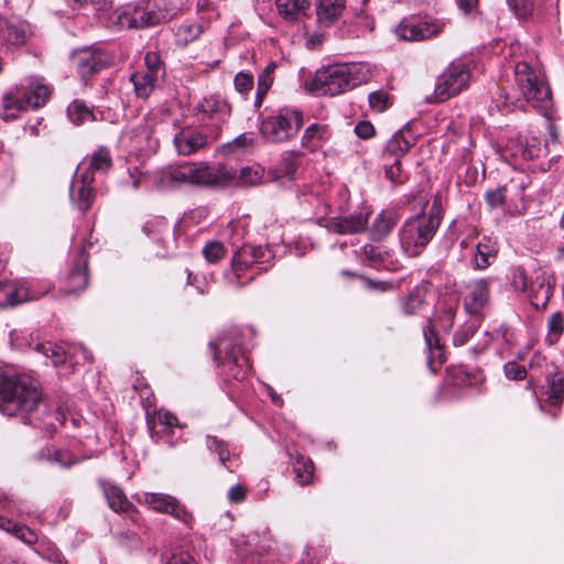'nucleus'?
Wrapping results in <instances>:
<instances>
[{
  "mask_svg": "<svg viewBox=\"0 0 564 564\" xmlns=\"http://www.w3.org/2000/svg\"><path fill=\"white\" fill-rule=\"evenodd\" d=\"M43 403L40 383L25 373L0 370V412L26 420Z\"/></svg>",
  "mask_w": 564,
  "mask_h": 564,
  "instance_id": "f257e3e1",
  "label": "nucleus"
},
{
  "mask_svg": "<svg viewBox=\"0 0 564 564\" xmlns=\"http://www.w3.org/2000/svg\"><path fill=\"white\" fill-rule=\"evenodd\" d=\"M370 78V68L364 63L335 64L318 69L312 88L321 95L336 96Z\"/></svg>",
  "mask_w": 564,
  "mask_h": 564,
  "instance_id": "f03ea898",
  "label": "nucleus"
},
{
  "mask_svg": "<svg viewBox=\"0 0 564 564\" xmlns=\"http://www.w3.org/2000/svg\"><path fill=\"white\" fill-rule=\"evenodd\" d=\"M440 218L420 214L408 219L400 229V245L405 254L417 257L434 237Z\"/></svg>",
  "mask_w": 564,
  "mask_h": 564,
  "instance_id": "7ed1b4c3",
  "label": "nucleus"
},
{
  "mask_svg": "<svg viewBox=\"0 0 564 564\" xmlns=\"http://www.w3.org/2000/svg\"><path fill=\"white\" fill-rule=\"evenodd\" d=\"M514 76L516 83L528 104L533 108L543 110L551 106V89L539 70L521 61L514 66Z\"/></svg>",
  "mask_w": 564,
  "mask_h": 564,
  "instance_id": "20e7f679",
  "label": "nucleus"
},
{
  "mask_svg": "<svg viewBox=\"0 0 564 564\" xmlns=\"http://www.w3.org/2000/svg\"><path fill=\"white\" fill-rule=\"evenodd\" d=\"M303 124V115L297 109L281 108L261 122V133L270 142L280 143L294 138Z\"/></svg>",
  "mask_w": 564,
  "mask_h": 564,
  "instance_id": "39448f33",
  "label": "nucleus"
},
{
  "mask_svg": "<svg viewBox=\"0 0 564 564\" xmlns=\"http://www.w3.org/2000/svg\"><path fill=\"white\" fill-rule=\"evenodd\" d=\"M473 62L456 61L438 76L433 99L429 101H445L465 89L470 79Z\"/></svg>",
  "mask_w": 564,
  "mask_h": 564,
  "instance_id": "423d86ee",
  "label": "nucleus"
},
{
  "mask_svg": "<svg viewBox=\"0 0 564 564\" xmlns=\"http://www.w3.org/2000/svg\"><path fill=\"white\" fill-rule=\"evenodd\" d=\"M187 185L196 187H223L235 178V173L223 163L205 161L186 162Z\"/></svg>",
  "mask_w": 564,
  "mask_h": 564,
  "instance_id": "0eeeda50",
  "label": "nucleus"
},
{
  "mask_svg": "<svg viewBox=\"0 0 564 564\" xmlns=\"http://www.w3.org/2000/svg\"><path fill=\"white\" fill-rule=\"evenodd\" d=\"M458 305L459 299L456 295L444 296L440 300L435 311L434 323L429 319V324L423 332L426 347L431 354H433L434 348L436 350L441 349L440 340L435 334V326L448 333L454 325Z\"/></svg>",
  "mask_w": 564,
  "mask_h": 564,
  "instance_id": "6e6552de",
  "label": "nucleus"
},
{
  "mask_svg": "<svg viewBox=\"0 0 564 564\" xmlns=\"http://www.w3.org/2000/svg\"><path fill=\"white\" fill-rule=\"evenodd\" d=\"M165 75L163 64L156 53L148 52L144 67L130 76L137 97L147 99L161 84Z\"/></svg>",
  "mask_w": 564,
  "mask_h": 564,
  "instance_id": "1a4fd4ad",
  "label": "nucleus"
},
{
  "mask_svg": "<svg viewBox=\"0 0 564 564\" xmlns=\"http://www.w3.org/2000/svg\"><path fill=\"white\" fill-rule=\"evenodd\" d=\"M272 258V252L267 247L245 245L239 248L232 259L231 268L235 273V278L230 283L235 286H243L254 280V274L249 275L246 281H241L242 272L248 270L253 264H262L268 262Z\"/></svg>",
  "mask_w": 564,
  "mask_h": 564,
  "instance_id": "9d476101",
  "label": "nucleus"
},
{
  "mask_svg": "<svg viewBox=\"0 0 564 564\" xmlns=\"http://www.w3.org/2000/svg\"><path fill=\"white\" fill-rule=\"evenodd\" d=\"M48 87L40 83L31 84L22 98L7 95L3 99V119L10 120L15 118L13 110H20L26 107L37 108L43 106L48 99Z\"/></svg>",
  "mask_w": 564,
  "mask_h": 564,
  "instance_id": "9b49d317",
  "label": "nucleus"
},
{
  "mask_svg": "<svg viewBox=\"0 0 564 564\" xmlns=\"http://www.w3.org/2000/svg\"><path fill=\"white\" fill-rule=\"evenodd\" d=\"M72 62L82 79L87 84L88 77L106 68L111 58L101 50L85 47L73 54Z\"/></svg>",
  "mask_w": 564,
  "mask_h": 564,
  "instance_id": "f8f14e48",
  "label": "nucleus"
},
{
  "mask_svg": "<svg viewBox=\"0 0 564 564\" xmlns=\"http://www.w3.org/2000/svg\"><path fill=\"white\" fill-rule=\"evenodd\" d=\"M147 2L128 3L118 8L111 17L113 24L120 29H141L152 26L150 23Z\"/></svg>",
  "mask_w": 564,
  "mask_h": 564,
  "instance_id": "ddd939ff",
  "label": "nucleus"
},
{
  "mask_svg": "<svg viewBox=\"0 0 564 564\" xmlns=\"http://www.w3.org/2000/svg\"><path fill=\"white\" fill-rule=\"evenodd\" d=\"M490 279H477L465 285L464 310L474 317H480L481 311L488 305L490 299Z\"/></svg>",
  "mask_w": 564,
  "mask_h": 564,
  "instance_id": "4468645a",
  "label": "nucleus"
},
{
  "mask_svg": "<svg viewBox=\"0 0 564 564\" xmlns=\"http://www.w3.org/2000/svg\"><path fill=\"white\" fill-rule=\"evenodd\" d=\"M94 182L95 178L89 174V172L79 173L76 171L73 177L69 188L70 199L82 212L88 210L94 203Z\"/></svg>",
  "mask_w": 564,
  "mask_h": 564,
  "instance_id": "2eb2a0df",
  "label": "nucleus"
},
{
  "mask_svg": "<svg viewBox=\"0 0 564 564\" xmlns=\"http://www.w3.org/2000/svg\"><path fill=\"white\" fill-rule=\"evenodd\" d=\"M368 224V214L359 212L347 217H332L318 220V225L323 226L329 232L348 235L357 234L366 229Z\"/></svg>",
  "mask_w": 564,
  "mask_h": 564,
  "instance_id": "dca6fc26",
  "label": "nucleus"
},
{
  "mask_svg": "<svg viewBox=\"0 0 564 564\" xmlns=\"http://www.w3.org/2000/svg\"><path fill=\"white\" fill-rule=\"evenodd\" d=\"M442 25L430 22V21H419V22H402L395 29V34L399 39L404 41H423L425 39L432 37L441 33Z\"/></svg>",
  "mask_w": 564,
  "mask_h": 564,
  "instance_id": "f3484780",
  "label": "nucleus"
},
{
  "mask_svg": "<svg viewBox=\"0 0 564 564\" xmlns=\"http://www.w3.org/2000/svg\"><path fill=\"white\" fill-rule=\"evenodd\" d=\"M139 502L149 506L155 511L169 513L180 520H183L186 514L185 509L170 495L144 492L139 497Z\"/></svg>",
  "mask_w": 564,
  "mask_h": 564,
  "instance_id": "a211bd4d",
  "label": "nucleus"
},
{
  "mask_svg": "<svg viewBox=\"0 0 564 564\" xmlns=\"http://www.w3.org/2000/svg\"><path fill=\"white\" fill-rule=\"evenodd\" d=\"M186 172V162L166 165L155 173V186L162 191H171L187 185Z\"/></svg>",
  "mask_w": 564,
  "mask_h": 564,
  "instance_id": "6ab92c4d",
  "label": "nucleus"
},
{
  "mask_svg": "<svg viewBox=\"0 0 564 564\" xmlns=\"http://www.w3.org/2000/svg\"><path fill=\"white\" fill-rule=\"evenodd\" d=\"M544 393L546 403L560 408L564 401V372L555 365H546Z\"/></svg>",
  "mask_w": 564,
  "mask_h": 564,
  "instance_id": "aec40b11",
  "label": "nucleus"
},
{
  "mask_svg": "<svg viewBox=\"0 0 564 564\" xmlns=\"http://www.w3.org/2000/svg\"><path fill=\"white\" fill-rule=\"evenodd\" d=\"M88 259L83 249L79 253L77 262L72 268L70 272L67 274L63 292L68 295L77 294L78 292L85 290L88 285V274H87Z\"/></svg>",
  "mask_w": 564,
  "mask_h": 564,
  "instance_id": "412c9836",
  "label": "nucleus"
},
{
  "mask_svg": "<svg viewBox=\"0 0 564 564\" xmlns=\"http://www.w3.org/2000/svg\"><path fill=\"white\" fill-rule=\"evenodd\" d=\"M198 113L203 119H213L219 123L225 122L231 115V106L217 95L204 97L197 105Z\"/></svg>",
  "mask_w": 564,
  "mask_h": 564,
  "instance_id": "4be33fe9",
  "label": "nucleus"
},
{
  "mask_svg": "<svg viewBox=\"0 0 564 564\" xmlns=\"http://www.w3.org/2000/svg\"><path fill=\"white\" fill-rule=\"evenodd\" d=\"M176 425L177 417L169 411H147V426L154 442H159L161 434L171 433Z\"/></svg>",
  "mask_w": 564,
  "mask_h": 564,
  "instance_id": "5701e85b",
  "label": "nucleus"
},
{
  "mask_svg": "<svg viewBox=\"0 0 564 564\" xmlns=\"http://www.w3.org/2000/svg\"><path fill=\"white\" fill-rule=\"evenodd\" d=\"M219 345L226 349L224 362L229 366L230 375L237 380H242L250 366L248 358L241 351L240 346L238 344H228L225 341H220Z\"/></svg>",
  "mask_w": 564,
  "mask_h": 564,
  "instance_id": "b1692460",
  "label": "nucleus"
},
{
  "mask_svg": "<svg viewBox=\"0 0 564 564\" xmlns=\"http://www.w3.org/2000/svg\"><path fill=\"white\" fill-rule=\"evenodd\" d=\"M175 149L180 155L187 156L207 145V137L200 132L182 130L174 135Z\"/></svg>",
  "mask_w": 564,
  "mask_h": 564,
  "instance_id": "393cba45",
  "label": "nucleus"
},
{
  "mask_svg": "<svg viewBox=\"0 0 564 564\" xmlns=\"http://www.w3.org/2000/svg\"><path fill=\"white\" fill-rule=\"evenodd\" d=\"M151 25L173 19L181 8L180 0H145Z\"/></svg>",
  "mask_w": 564,
  "mask_h": 564,
  "instance_id": "a878e982",
  "label": "nucleus"
},
{
  "mask_svg": "<svg viewBox=\"0 0 564 564\" xmlns=\"http://www.w3.org/2000/svg\"><path fill=\"white\" fill-rule=\"evenodd\" d=\"M99 486L111 510L122 513L134 511L133 506L130 503L126 494L120 487L105 479L99 480Z\"/></svg>",
  "mask_w": 564,
  "mask_h": 564,
  "instance_id": "bb28decb",
  "label": "nucleus"
},
{
  "mask_svg": "<svg viewBox=\"0 0 564 564\" xmlns=\"http://www.w3.org/2000/svg\"><path fill=\"white\" fill-rule=\"evenodd\" d=\"M111 166L112 158L110 151L105 147H100L91 154L90 158H87L79 163L77 172H89V174L95 178L96 173H107Z\"/></svg>",
  "mask_w": 564,
  "mask_h": 564,
  "instance_id": "cd10ccee",
  "label": "nucleus"
},
{
  "mask_svg": "<svg viewBox=\"0 0 564 564\" xmlns=\"http://www.w3.org/2000/svg\"><path fill=\"white\" fill-rule=\"evenodd\" d=\"M346 0H318L316 3V18L322 26L333 25L343 14Z\"/></svg>",
  "mask_w": 564,
  "mask_h": 564,
  "instance_id": "c85d7f7f",
  "label": "nucleus"
},
{
  "mask_svg": "<svg viewBox=\"0 0 564 564\" xmlns=\"http://www.w3.org/2000/svg\"><path fill=\"white\" fill-rule=\"evenodd\" d=\"M497 242L490 237H484L476 246L471 265L476 270L487 269L497 258Z\"/></svg>",
  "mask_w": 564,
  "mask_h": 564,
  "instance_id": "c756f323",
  "label": "nucleus"
},
{
  "mask_svg": "<svg viewBox=\"0 0 564 564\" xmlns=\"http://www.w3.org/2000/svg\"><path fill=\"white\" fill-rule=\"evenodd\" d=\"M30 30L22 21L12 22L0 19V39L12 45H21L26 42Z\"/></svg>",
  "mask_w": 564,
  "mask_h": 564,
  "instance_id": "7c9ffc66",
  "label": "nucleus"
},
{
  "mask_svg": "<svg viewBox=\"0 0 564 564\" xmlns=\"http://www.w3.org/2000/svg\"><path fill=\"white\" fill-rule=\"evenodd\" d=\"M275 7L285 21L296 22L306 17L311 2L310 0H275Z\"/></svg>",
  "mask_w": 564,
  "mask_h": 564,
  "instance_id": "2f4dec72",
  "label": "nucleus"
},
{
  "mask_svg": "<svg viewBox=\"0 0 564 564\" xmlns=\"http://www.w3.org/2000/svg\"><path fill=\"white\" fill-rule=\"evenodd\" d=\"M414 145V137L408 131H398L388 141L384 150V159H399Z\"/></svg>",
  "mask_w": 564,
  "mask_h": 564,
  "instance_id": "473e14b6",
  "label": "nucleus"
},
{
  "mask_svg": "<svg viewBox=\"0 0 564 564\" xmlns=\"http://www.w3.org/2000/svg\"><path fill=\"white\" fill-rule=\"evenodd\" d=\"M30 300H34V296L25 286L12 282L0 283V307L13 306Z\"/></svg>",
  "mask_w": 564,
  "mask_h": 564,
  "instance_id": "72a5a7b5",
  "label": "nucleus"
},
{
  "mask_svg": "<svg viewBox=\"0 0 564 564\" xmlns=\"http://www.w3.org/2000/svg\"><path fill=\"white\" fill-rule=\"evenodd\" d=\"M330 137L328 126L322 123H313L308 126L302 135V147L306 150L314 151L322 147Z\"/></svg>",
  "mask_w": 564,
  "mask_h": 564,
  "instance_id": "f704fd0d",
  "label": "nucleus"
},
{
  "mask_svg": "<svg viewBox=\"0 0 564 564\" xmlns=\"http://www.w3.org/2000/svg\"><path fill=\"white\" fill-rule=\"evenodd\" d=\"M398 223V216L395 213L391 210H384L380 213L372 226H371V236L373 239L380 240L384 238L387 235L390 234V231L393 229V227Z\"/></svg>",
  "mask_w": 564,
  "mask_h": 564,
  "instance_id": "c9c22d12",
  "label": "nucleus"
},
{
  "mask_svg": "<svg viewBox=\"0 0 564 564\" xmlns=\"http://www.w3.org/2000/svg\"><path fill=\"white\" fill-rule=\"evenodd\" d=\"M0 529L12 533L26 544H34L37 541V534L35 531L25 525L13 523L12 520L3 516H0Z\"/></svg>",
  "mask_w": 564,
  "mask_h": 564,
  "instance_id": "e433bc0d",
  "label": "nucleus"
},
{
  "mask_svg": "<svg viewBox=\"0 0 564 564\" xmlns=\"http://www.w3.org/2000/svg\"><path fill=\"white\" fill-rule=\"evenodd\" d=\"M297 169L296 156L294 153H286L282 156L279 164L272 170L271 174L274 180H283L291 182L295 177Z\"/></svg>",
  "mask_w": 564,
  "mask_h": 564,
  "instance_id": "4c0bfd02",
  "label": "nucleus"
},
{
  "mask_svg": "<svg viewBox=\"0 0 564 564\" xmlns=\"http://www.w3.org/2000/svg\"><path fill=\"white\" fill-rule=\"evenodd\" d=\"M425 292L423 288L415 286L404 299L402 300V312L404 315L413 316L416 315L425 305Z\"/></svg>",
  "mask_w": 564,
  "mask_h": 564,
  "instance_id": "58836bf2",
  "label": "nucleus"
},
{
  "mask_svg": "<svg viewBox=\"0 0 564 564\" xmlns=\"http://www.w3.org/2000/svg\"><path fill=\"white\" fill-rule=\"evenodd\" d=\"M35 350L43 354L47 358H51L54 366L64 364L69 355V352L66 351L63 346L51 341L37 344L35 346Z\"/></svg>",
  "mask_w": 564,
  "mask_h": 564,
  "instance_id": "ea45409f",
  "label": "nucleus"
},
{
  "mask_svg": "<svg viewBox=\"0 0 564 564\" xmlns=\"http://www.w3.org/2000/svg\"><path fill=\"white\" fill-rule=\"evenodd\" d=\"M564 333V315L561 312H555L547 318V334L545 341L549 345H554L558 341Z\"/></svg>",
  "mask_w": 564,
  "mask_h": 564,
  "instance_id": "a19ab883",
  "label": "nucleus"
},
{
  "mask_svg": "<svg viewBox=\"0 0 564 564\" xmlns=\"http://www.w3.org/2000/svg\"><path fill=\"white\" fill-rule=\"evenodd\" d=\"M364 256L371 265L389 268L392 264L390 260L391 254L388 250H381L380 247L373 245H366L364 247Z\"/></svg>",
  "mask_w": 564,
  "mask_h": 564,
  "instance_id": "79ce46f5",
  "label": "nucleus"
},
{
  "mask_svg": "<svg viewBox=\"0 0 564 564\" xmlns=\"http://www.w3.org/2000/svg\"><path fill=\"white\" fill-rule=\"evenodd\" d=\"M69 119L75 124H82L86 121H94L95 117L89 107L82 100H74L67 108Z\"/></svg>",
  "mask_w": 564,
  "mask_h": 564,
  "instance_id": "37998d69",
  "label": "nucleus"
},
{
  "mask_svg": "<svg viewBox=\"0 0 564 564\" xmlns=\"http://www.w3.org/2000/svg\"><path fill=\"white\" fill-rule=\"evenodd\" d=\"M203 26L197 23H186L178 26L176 31L177 42L186 45L200 36Z\"/></svg>",
  "mask_w": 564,
  "mask_h": 564,
  "instance_id": "c03bdc74",
  "label": "nucleus"
},
{
  "mask_svg": "<svg viewBox=\"0 0 564 564\" xmlns=\"http://www.w3.org/2000/svg\"><path fill=\"white\" fill-rule=\"evenodd\" d=\"M263 177V169L260 165L246 166L239 172V181L242 185L252 186Z\"/></svg>",
  "mask_w": 564,
  "mask_h": 564,
  "instance_id": "a18cd8bd",
  "label": "nucleus"
},
{
  "mask_svg": "<svg viewBox=\"0 0 564 564\" xmlns=\"http://www.w3.org/2000/svg\"><path fill=\"white\" fill-rule=\"evenodd\" d=\"M225 254L226 249L219 241H209L203 249V256L209 263H217Z\"/></svg>",
  "mask_w": 564,
  "mask_h": 564,
  "instance_id": "49530a36",
  "label": "nucleus"
},
{
  "mask_svg": "<svg viewBox=\"0 0 564 564\" xmlns=\"http://www.w3.org/2000/svg\"><path fill=\"white\" fill-rule=\"evenodd\" d=\"M206 445L209 451L217 453L219 462L225 464L230 458L228 445L216 436H207Z\"/></svg>",
  "mask_w": 564,
  "mask_h": 564,
  "instance_id": "de8ad7c7",
  "label": "nucleus"
},
{
  "mask_svg": "<svg viewBox=\"0 0 564 564\" xmlns=\"http://www.w3.org/2000/svg\"><path fill=\"white\" fill-rule=\"evenodd\" d=\"M370 108L380 113L383 112L390 106V96L383 90H377L368 97Z\"/></svg>",
  "mask_w": 564,
  "mask_h": 564,
  "instance_id": "09e8293b",
  "label": "nucleus"
},
{
  "mask_svg": "<svg viewBox=\"0 0 564 564\" xmlns=\"http://www.w3.org/2000/svg\"><path fill=\"white\" fill-rule=\"evenodd\" d=\"M295 479L300 485H306L311 481L314 474L312 460L297 462L294 466Z\"/></svg>",
  "mask_w": 564,
  "mask_h": 564,
  "instance_id": "8fccbe9b",
  "label": "nucleus"
},
{
  "mask_svg": "<svg viewBox=\"0 0 564 564\" xmlns=\"http://www.w3.org/2000/svg\"><path fill=\"white\" fill-rule=\"evenodd\" d=\"M505 376L510 380H523L527 378L528 371L527 368L517 361H508L503 366Z\"/></svg>",
  "mask_w": 564,
  "mask_h": 564,
  "instance_id": "3c124183",
  "label": "nucleus"
},
{
  "mask_svg": "<svg viewBox=\"0 0 564 564\" xmlns=\"http://www.w3.org/2000/svg\"><path fill=\"white\" fill-rule=\"evenodd\" d=\"M478 321H479V317L478 318L476 317V321L463 326V328L457 334H455L454 344L456 346L465 345L469 340V338H471L475 335V333L477 332V328H478V325H477Z\"/></svg>",
  "mask_w": 564,
  "mask_h": 564,
  "instance_id": "603ef678",
  "label": "nucleus"
},
{
  "mask_svg": "<svg viewBox=\"0 0 564 564\" xmlns=\"http://www.w3.org/2000/svg\"><path fill=\"white\" fill-rule=\"evenodd\" d=\"M506 200V187H497L492 191L487 192L486 202L490 208H497L501 206Z\"/></svg>",
  "mask_w": 564,
  "mask_h": 564,
  "instance_id": "864d4df0",
  "label": "nucleus"
},
{
  "mask_svg": "<svg viewBox=\"0 0 564 564\" xmlns=\"http://www.w3.org/2000/svg\"><path fill=\"white\" fill-rule=\"evenodd\" d=\"M235 88L237 91L245 94L252 89L253 87V77L246 73H238L235 76Z\"/></svg>",
  "mask_w": 564,
  "mask_h": 564,
  "instance_id": "5fc2aeb1",
  "label": "nucleus"
},
{
  "mask_svg": "<svg viewBox=\"0 0 564 564\" xmlns=\"http://www.w3.org/2000/svg\"><path fill=\"white\" fill-rule=\"evenodd\" d=\"M275 63H270L259 75L258 83L261 86V89H270L273 83V72L275 69Z\"/></svg>",
  "mask_w": 564,
  "mask_h": 564,
  "instance_id": "6e6d98bb",
  "label": "nucleus"
},
{
  "mask_svg": "<svg viewBox=\"0 0 564 564\" xmlns=\"http://www.w3.org/2000/svg\"><path fill=\"white\" fill-rule=\"evenodd\" d=\"M393 162L386 166V176L393 183H401V162L399 159H391Z\"/></svg>",
  "mask_w": 564,
  "mask_h": 564,
  "instance_id": "4d7b16f0",
  "label": "nucleus"
},
{
  "mask_svg": "<svg viewBox=\"0 0 564 564\" xmlns=\"http://www.w3.org/2000/svg\"><path fill=\"white\" fill-rule=\"evenodd\" d=\"M247 489L245 486L237 484L228 491V499L231 503H240L246 499Z\"/></svg>",
  "mask_w": 564,
  "mask_h": 564,
  "instance_id": "13d9d810",
  "label": "nucleus"
},
{
  "mask_svg": "<svg viewBox=\"0 0 564 564\" xmlns=\"http://www.w3.org/2000/svg\"><path fill=\"white\" fill-rule=\"evenodd\" d=\"M360 279L364 281L365 286L368 290L386 292L392 289V284L387 281H373L367 276H360Z\"/></svg>",
  "mask_w": 564,
  "mask_h": 564,
  "instance_id": "bf43d9fd",
  "label": "nucleus"
},
{
  "mask_svg": "<svg viewBox=\"0 0 564 564\" xmlns=\"http://www.w3.org/2000/svg\"><path fill=\"white\" fill-rule=\"evenodd\" d=\"M355 132L359 138L368 139L375 134V127L369 121H360L355 126Z\"/></svg>",
  "mask_w": 564,
  "mask_h": 564,
  "instance_id": "052dcab7",
  "label": "nucleus"
},
{
  "mask_svg": "<svg viewBox=\"0 0 564 564\" xmlns=\"http://www.w3.org/2000/svg\"><path fill=\"white\" fill-rule=\"evenodd\" d=\"M253 143V138L251 133H242L238 135L232 143L229 144L230 148L245 149L250 147Z\"/></svg>",
  "mask_w": 564,
  "mask_h": 564,
  "instance_id": "680f3d73",
  "label": "nucleus"
},
{
  "mask_svg": "<svg viewBox=\"0 0 564 564\" xmlns=\"http://www.w3.org/2000/svg\"><path fill=\"white\" fill-rule=\"evenodd\" d=\"M191 563H192V557L189 556V554L180 552V553H174L170 557V560L167 561L166 564H191Z\"/></svg>",
  "mask_w": 564,
  "mask_h": 564,
  "instance_id": "e2e57ef3",
  "label": "nucleus"
},
{
  "mask_svg": "<svg viewBox=\"0 0 564 564\" xmlns=\"http://www.w3.org/2000/svg\"><path fill=\"white\" fill-rule=\"evenodd\" d=\"M457 3H458V8L464 13L467 14V13L473 12L478 7L479 0H457Z\"/></svg>",
  "mask_w": 564,
  "mask_h": 564,
  "instance_id": "0e129e2a",
  "label": "nucleus"
},
{
  "mask_svg": "<svg viewBox=\"0 0 564 564\" xmlns=\"http://www.w3.org/2000/svg\"><path fill=\"white\" fill-rule=\"evenodd\" d=\"M75 3H90L97 10H104L111 4L112 0H74Z\"/></svg>",
  "mask_w": 564,
  "mask_h": 564,
  "instance_id": "69168bd1",
  "label": "nucleus"
},
{
  "mask_svg": "<svg viewBox=\"0 0 564 564\" xmlns=\"http://www.w3.org/2000/svg\"><path fill=\"white\" fill-rule=\"evenodd\" d=\"M0 506L9 512H13L15 509L14 500L4 492H0Z\"/></svg>",
  "mask_w": 564,
  "mask_h": 564,
  "instance_id": "338daca9",
  "label": "nucleus"
},
{
  "mask_svg": "<svg viewBox=\"0 0 564 564\" xmlns=\"http://www.w3.org/2000/svg\"><path fill=\"white\" fill-rule=\"evenodd\" d=\"M513 280L517 288H520L521 290L527 289V275L523 270H517L514 272Z\"/></svg>",
  "mask_w": 564,
  "mask_h": 564,
  "instance_id": "774afa93",
  "label": "nucleus"
}]
</instances>
